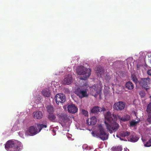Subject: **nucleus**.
Instances as JSON below:
<instances>
[{"mask_svg":"<svg viewBox=\"0 0 151 151\" xmlns=\"http://www.w3.org/2000/svg\"><path fill=\"white\" fill-rule=\"evenodd\" d=\"M116 116L114 114H112L109 111L107 112L105 116V124L106 128L110 133L113 131H116L118 129L119 124L115 122Z\"/></svg>","mask_w":151,"mask_h":151,"instance_id":"1","label":"nucleus"},{"mask_svg":"<svg viewBox=\"0 0 151 151\" xmlns=\"http://www.w3.org/2000/svg\"><path fill=\"white\" fill-rule=\"evenodd\" d=\"M5 148L8 151H20L22 149V145L17 141L9 140L6 142Z\"/></svg>","mask_w":151,"mask_h":151,"instance_id":"2","label":"nucleus"},{"mask_svg":"<svg viewBox=\"0 0 151 151\" xmlns=\"http://www.w3.org/2000/svg\"><path fill=\"white\" fill-rule=\"evenodd\" d=\"M98 131L97 132L92 131L91 134L94 137H97L100 138L102 140H107L108 138V134L105 131L103 127L99 125L98 127Z\"/></svg>","mask_w":151,"mask_h":151,"instance_id":"3","label":"nucleus"},{"mask_svg":"<svg viewBox=\"0 0 151 151\" xmlns=\"http://www.w3.org/2000/svg\"><path fill=\"white\" fill-rule=\"evenodd\" d=\"M76 71L78 75H83L80 77V79L82 80H86L91 75V70L90 69H88L83 66L78 67Z\"/></svg>","mask_w":151,"mask_h":151,"instance_id":"4","label":"nucleus"},{"mask_svg":"<svg viewBox=\"0 0 151 151\" xmlns=\"http://www.w3.org/2000/svg\"><path fill=\"white\" fill-rule=\"evenodd\" d=\"M86 89L80 87L76 89L74 93L80 98L82 99L88 97V95Z\"/></svg>","mask_w":151,"mask_h":151,"instance_id":"5","label":"nucleus"},{"mask_svg":"<svg viewBox=\"0 0 151 151\" xmlns=\"http://www.w3.org/2000/svg\"><path fill=\"white\" fill-rule=\"evenodd\" d=\"M150 78H140L139 80L138 83L139 86L143 89L147 90L150 88V87L148 85L149 83Z\"/></svg>","mask_w":151,"mask_h":151,"instance_id":"6","label":"nucleus"},{"mask_svg":"<svg viewBox=\"0 0 151 151\" xmlns=\"http://www.w3.org/2000/svg\"><path fill=\"white\" fill-rule=\"evenodd\" d=\"M55 99L56 103L58 104H59L60 103H64L65 101V95L63 93H59L57 94L55 97Z\"/></svg>","mask_w":151,"mask_h":151,"instance_id":"7","label":"nucleus"},{"mask_svg":"<svg viewBox=\"0 0 151 151\" xmlns=\"http://www.w3.org/2000/svg\"><path fill=\"white\" fill-rule=\"evenodd\" d=\"M125 106V104L124 102L119 101L114 104L113 106V108L117 111H121L124 109Z\"/></svg>","mask_w":151,"mask_h":151,"instance_id":"8","label":"nucleus"},{"mask_svg":"<svg viewBox=\"0 0 151 151\" xmlns=\"http://www.w3.org/2000/svg\"><path fill=\"white\" fill-rule=\"evenodd\" d=\"M67 109L68 112L72 114H75L76 113L78 110L77 107L73 104L68 105L67 106Z\"/></svg>","mask_w":151,"mask_h":151,"instance_id":"9","label":"nucleus"},{"mask_svg":"<svg viewBox=\"0 0 151 151\" xmlns=\"http://www.w3.org/2000/svg\"><path fill=\"white\" fill-rule=\"evenodd\" d=\"M106 111V109L104 108H101L98 106H96L92 109L91 112L93 113H98L99 112L104 111Z\"/></svg>","mask_w":151,"mask_h":151,"instance_id":"10","label":"nucleus"},{"mask_svg":"<svg viewBox=\"0 0 151 151\" xmlns=\"http://www.w3.org/2000/svg\"><path fill=\"white\" fill-rule=\"evenodd\" d=\"M72 81V78L71 75H68L65 76L63 80V83L65 84L69 85L70 84Z\"/></svg>","mask_w":151,"mask_h":151,"instance_id":"11","label":"nucleus"},{"mask_svg":"<svg viewBox=\"0 0 151 151\" xmlns=\"http://www.w3.org/2000/svg\"><path fill=\"white\" fill-rule=\"evenodd\" d=\"M57 115L59 120L62 121L64 122L68 118L67 114L65 113H59Z\"/></svg>","mask_w":151,"mask_h":151,"instance_id":"12","label":"nucleus"},{"mask_svg":"<svg viewBox=\"0 0 151 151\" xmlns=\"http://www.w3.org/2000/svg\"><path fill=\"white\" fill-rule=\"evenodd\" d=\"M33 116L35 119H40L42 118L43 115L41 111H37L33 112Z\"/></svg>","mask_w":151,"mask_h":151,"instance_id":"13","label":"nucleus"},{"mask_svg":"<svg viewBox=\"0 0 151 151\" xmlns=\"http://www.w3.org/2000/svg\"><path fill=\"white\" fill-rule=\"evenodd\" d=\"M28 130L30 133L29 135L31 136L35 135L38 132L37 129L33 126L29 127V128Z\"/></svg>","mask_w":151,"mask_h":151,"instance_id":"14","label":"nucleus"},{"mask_svg":"<svg viewBox=\"0 0 151 151\" xmlns=\"http://www.w3.org/2000/svg\"><path fill=\"white\" fill-rule=\"evenodd\" d=\"M96 118L95 116H92L86 120V123L88 125H94L96 124Z\"/></svg>","mask_w":151,"mask_h":151,"instance_id":"15","label":"nucleus"},{"mask_svg":"<svg viewBox=\"0 0 151 151\" xmlns=\"http://www.w3.org/2000/svg\"><path fill=\"white\" fill-rule=\"evenodd\" d=\"M139 139V138L135 133L131 134L130 137L128 139V140L132 142H137Z\"/></svg>","mask_w":151,"mask_h":151,"instance_id":"16","label":"nucleus"},{"mask_svg":"<svg viewBox=\"0 0 151 151\" xmlns=\"http://www.w3.org/2000/svg\"><path fill=\"white\" fill-rule=\"evenodd\" d=\"M118 118L119 120L123 122H125L129 121L130 120L131 118L130 115L127 114H124L122 117H121L119 116H118Z\"/></svg>","mask_w":151,"mask_h":151,"instance_id":"17","label":"nucleus"},{"mask_svg":"<svg viewBox=\"0 0 151 151\" xmlns=\"http://www.w3.org/2000/svg\"><path fill=\"white\" fill-rule=\"evenodd\" d=\"M126 88L129 90H132L134 88V86L133 83L131 81L127 82L125 85Z\"/></svg>","mask_w":151,"mask_h":151,"instance_id":"18","label":"nucleus"},{"mask_svg":"<svg viewBox=\"0 0 151 151\" xmlns=\"http://www.w3.org/2000/svg\"><path fill=\"white\" fill-rule=\"evenodd\" d=\"M47 118L53 122H56V116L52 113L49 114L48 115Z\"/></svg>","mask_w":151,"mask_h":151,"instance_id":"19","label":"nucleus"},{"mask_svg":"<svg viewBox=\"0 0 151 151\" xmlns=\"http://www.w3.org/2000/svg\"><path fill=\"white\" fill-rule=\"evenodd\" d=\"M42 93L44 96L48 97L50 96L51 93L49 89H44L42 91Z\"/></svg>","mask_w":151,"mask_h":151,"instance_id":"20","label":"nucleus"},{"mask_svg":"<svg viewBox=\"0 0 151 151\" xmlns=\"http://www.w3.org/2000/svg\"><path fill=\"white\" fill-rule=\"evenodd\" d=\"M96 70V72L98 73V76L100 75L101 76L103 74L104 72V69L102 67H98Z\"/></svg>","mask_w":151,"mask_h":151,"instance_id":"21","label":"nucleus"},{"mask_svg":"<svg viewBox=\"0 0 151 151\" xmlns=\"http://www.w3.org/2000/svg\"><path fill=\"white\" fill-rule=\"evenodd\" d=\"M47 127V122H45L44 124H37V128L39 130L38 132H40L42 129L44 128H46Z\"/></svg>","mask_w":151,"mask_h":151,"instance_id":"22","label":"nucleus"},{"mask_svg":"<svg viewBox=\"0 0 151 151\" xmlns=\"http://www.w3.org/2000/svg\"><path fill=\"white\" fill-rule=\"evenodd\" d=\"M129 135L130 132L127 131H122L119 133V135L121 137H127Z\"/></svg>","mask_w":151,"mask_h":151,"instance_id":"23","label":"nucleus"},{"mask_svg":"<svg viewBox=\"0 0 151 151\" xmlns=\"http://www.w3.org/2000/svg\"><path fill=\"white\" fill-rule=\"evenodd\" d=\"M131 79L136 84H137L138 83L139 81L137 76L134 74H132L131 76Z\"/></svg>","mask_w":151,"mask_h":151,"instance_id":"24","label":"nucleus"},{"mask_svg":"<svg viewBox=\"0 0 151 151\" xmlns=\"http://www.w3.org/2000/svg\"><path fill=\"white\" fill-rule=\"evenodd\" d=\"M46 108L49 114L52 113L54 111L53 107L52 105L48 106Z\"/></svg>","mask_w":151,"mask_h":151,"instance_id":"25","label":"nucleus"},{"mask_svg":"<svg viewBox=\"0 0 151 151\" xmlns=\"http://www.w3.org/2000/svg\"><path fill=\"white\" fill-rule=\"evenodd\" d=\"M113 151H122V147L121 146L113 147L112 148Z\"/></svg>","mask_w":151,"mask_h":151,"instance_id":"26","label":"nucleus"},{"mask_svg":"<svg viewBox=\"0 0 151 151\" xmlns=\"http://www.w3.org/2000/svg\"><path fill=\"white\" fill-rule=\"evenodd\" d=\"M146 111L147 114H151V103L148 104Z\"/></svg>","mask_w":151,"mask_h":151,"instance_id":"27","label":"nucleus"},{"mask_svg":"<svg viewBox=\"0 0 151 151\" xmlns=\"http://www.w3.org/2000/svg\"><path fill=\"white\" fill-rule=\"evenodd\" d=\"M138 123V121H135V120L132 121L130 122V126H136Z\"/></svg>","mask_w":151,"mask_h":151,"instance_id":"28","label":"nucleus"},{"mask_svg":"<svg viewBox=\"0 0 151 151\" xmlns=\"http://www.w3.org/2000/svg\"><path fill=\"white\" fill-rule=\"evenodd\" d=\"M89 87V85L88 83L87 82L84 83L83 85L82 86H81L80 87L81 88H84L86 89V91H88L87 88Z\"/></svg>","mask_w":151,"mask_h":151,"instance_id":"29","label":"nucleus"},{"mask_svg":"<svg viewBox=\"0 0 151 151\" xmlns=\"http://www.w3.org/2000/svg\"><path fill=\"white\" fill-rule=\"evenodd\" d=\"M145 146L146 147H150L151 146V138L145 144Z\"/></svg>","mask_w":151,"mask_h":151,"instance_id":"30","label":"nucleus"},{"mask_svg":"<svg viewBox=\"0 0 151 151\" xmlns=\"http://www.w3.org/2000/svg\"><path fill=\"white\" fill-rule=\"evenodd\" d=\"M91 89H92V91L94 92H95L96 93H98V91L96 86H93L91 87Z\"/></svg>","mask_w":151,"mask_h":151,"instance_id":"31","label":"nucleus"},{"mask_svg":"<svg viewBox=\"0 0 151 151\" xmlns=\"http://www.w3.org/2000/svg\"><path fill=\"white\" fill-rule=\"evenodd\" d=\"M82 114L84 115L85 116H87L88 115V112L84 109H83L82 110Z\"/></svg>","mask_w":151,"mask_h":151,"instance_id":"32","label":"nucleus"},{"mask_svg":"<svg viewBox=\"0 0 151 151\" xmlns=\"http://www.w3.org/2000/svg\"><path fill=\"white\" fill-rule=\"evenodd\" d=\"M148 118L147 121L150 123H151V114H147Z\"/></svg>","mask_w":151,"mask_h":151,"instance_id":"33","label":"nucleus"},{"mask_svg":"<svg viewBox=\"0 0 151 151\" xmlns=\"http://www.w3.org/2000/svg\"><path fill=\"white\" fill-rule=\"evenodd\" d=\"M139 94L142 97H144L145 96V93L144 91H141L139 92Z\"/></svg>","mask_w":151,"mask_h":151,"instance_id":"34","label":"nucleus"},{"mask_svg":"<svg viewBox=\"0 0 151 151\" xmlns=\"http://www.w3.org/2000/svg\"><path fill=\"white\" fill-rule=\"evenodd\" d=\"M143 66L142 65H137V70H140L143 67Z\"/></svg>","mask_w":151,"mask_h":151,"instance_id":"35","label":"nucleus"},{"mask_svg":"<svg viewBox=\"0 0 151 151\" xmlns=\"http://www.w3.org/2000/svg\"><path fill=\"white\" fill-rule=\"evenodd\" d=\"M105 78L106 81H109L110 79V77L106 75V76H105Z\"/></svg>","mask_w":151,"mask_h":151,"instance_id":"36","label":"nucleus"},{"mask_svg":"<svg viewBox=\"0 0 151 151\" xmlns=\"http://www.w3.org/2000/svg\"><path fill=\"white\" fill-rule=\"evenodd\" d=\"M147 74L148 75L151 76V69L148 70Z\"/></svg>","mask_w":151,"mask_h":151,"instance_id":"37","label":"nucleus"},{"mask_svg":"<svg viewBox=\"0 0 151 151\" xmlns=\"http://www.w3.org/2000/svg\"><path fill=\"white\" fill-rule=\"evenodd\" d=\"M116 136H117L119 138V135H116Z\"/></svg>","mask_w":151,"mask_h":151,"instance_id":"38","label":"nucleus"},{"mask_svg":"<svg viewBox=\"0 0 151 151\" xmlns=\"http://www.w3.org/2000/svg\"><path fill=\"white\" fill-rule=\"evenodd\" d=\"M120 139L121 140H123V139L121 138H120Z\"/></svg>","mask_w":151,"mask_h":151,"instance_id":"39","label":"nucleus"},{"mask_svg":"<svg viewBox=\"0 0 151 151\" xmlns=\"http://www.w3.org/2000/svg\"><path fill=\"white\" fill-rule=\"evenodd\" d=\"M86 145H84L83 146V147H84V146H86Z\"/></svg>","mask_w":151,"mask_h":151,"instance_id":"40","label":"nucleus"},{"mask_svg":"<svg viewBox=\"0 0 151 151\" xmlns=\"http://www.w3.org/2000/svg\"><path fill=\"white\" fill-rule=\"evenodd\" d=\"M150 98H151V96H150Z\"/></svg>","mask_w":151,"mask_h":151,"instance_id":"41","label":"nucleus"}]
</instances>
